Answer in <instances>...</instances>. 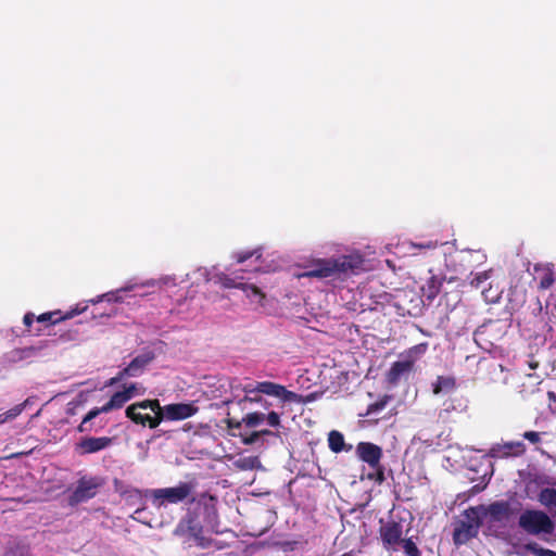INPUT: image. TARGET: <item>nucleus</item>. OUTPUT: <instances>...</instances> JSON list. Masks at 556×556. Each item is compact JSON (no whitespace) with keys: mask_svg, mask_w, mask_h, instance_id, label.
Segmentation results:
<instances>
[{"mask_svg":"<svg viewBox=\"0 0 556 556\" xmlns=\"http://www.w3.org/2000/svg\"><path fill=\"white\" fill-rule=\"evenodd\" d=\"M522 437L531 442L532 444H536L541 441V435L539 432L535 431H526Z\"/></svg>","mask_w":556,"mask_h":556,"instance_id":"37998d69","label":"nucleus"},{"mask_svg":"<svg viewBox=\"0 0 556 556\" xmlns=\"http://www.w3.org/2000/svg\"><path fill=\"white\" fill-rule=\"evenodd\" d=\"M450 408L455 409V406H453V405H451V406H450V405H448V406H447V408H446V410H447V409H450Z\"/></svg>","mask_w":556,"mask_h":556,"instance_id":"bf43d9fd","label":"nucleus"},{"mask_svg":"<svg viewBox=\"0 0 556 556\" xmlns=\"http://www.w3.org/2000/svg\"><path fill=\"white\" fill-rule=\"evenodd\" d=\"M527 549L535 554L536 556H556L555 551L540 547L536 543L527 544Z\"/></svg>","mask_w":556,"mask_h":556,"instance_id":"4c0bfd02","label":"nucleus"},{"mask_svg":"<svg viewBox=\"0 0 556 556\" xmlns=\"http://www.w3.org/2000/svg\"><path fill=\"white\" fill-rule=\"evenodd\" d=\"M328 446L333 453H340L345 450V441L343 434L337 430L330 431L328 434ZM350 448L351 446H349L346 451Z\"/></svg>","mask_w":556,"mask_h":556,"instance_id":"b1692460","label":"nucleus"},{"mask_svg":"<svg viewBox=\"0 0 556 556\" xmlns=\"http://www.w3.org/2000/svg\"><path fill=\"white\" fill-rule=\"evenodd\" d=\"M242 391L245 393V395H251L253 393H256L255 383H248L242 387Z\"/></svg>","mask_w":556,"mask_h":556,"instance_id":"de8ad7c7","label":"nucleus"},{"mask_svg":"<svg viewBox=\"0 0 556 556\" xmlns=\"http://www.w3.org/2000/svg\"><path fill=\"white\" fill-rule=\"evenodd\" d=\"M34 332H36L37 334H39V333H40V329H36V330H34Z\"/></svg>","mask_w":556,"mask_h":556,"instance_id":"052dcab7","label":"nucleus"},{"mask_svg":"<svg viewBox=\"0 0 556 556\" xmlns=\"http://www.w3.org/2000/svg\"><path fill=\"white\" fill-rule=\"evenodd\" d=\"M174 534L181 539L188 546H199L206 548L211 545V540L204 536V530L197 514L188 511L177 523Z\"/></svg>","mask_w":556,"mask_h":556,"instance_id":"7ed1b4c3","label":"nucleus"},{"mask_svg":"<svg viewBox=\"0 0 556 556\" xmlns=\"http://www.w3.org/2000/svg\"><path fill=\"white\" fill-rule=\"evenodd\" d=\"M410 245L413 248L431 250V249H435L438 247V242L429 240V241L420 242V243L412 242Z\"/></svg>","mask_w":556,"mask_h":556,"instance_id":"c03bdc74","label":"nucleus"},{"mask_svg":"<svg viewBox=\"0 0 556 556\" xmlns=\"http://www.w3.org/2000/svg\"><path fill=\"white\" fill-rule=\"evenodd\" d=\"M357 457L369 467H378L383 455L382 448L371 442H359L356 445Z\"/></svg>","mask_w":556,"mask_h":556,"instance_id":"4468645a","label":"nucleus"},{"mask_svg":"<svg viewBox=\"0 0 556 556\" xmlns=\"http://www.w3.org/2000/svg\"><path fill=\"white\" fill-rule=\"evenodd\" d=\"M40 348L26 346L23 349H15L10 353V361L20 362L29 357L35 356L39 352Z\"/></svg>","mask_w":556,"mask_h":556,"instance_id":"393cba45","label":"nucleus"},{"mask_svg":"<svg viewBox=\"0 0 556 556\" xmlns=\"http://www.w3.org/2000/svg\"><path fill=\"white\" fill-rule=\"evenodd\" d=\"M108 301V302H118L121 299L116 295L114 292H109L102 295H99L97 299L90 300L91 303L96 304L101 301Z\"/></svg>","mask_w":556,"mask_h":556,"instance_id":"a19ab883","label":"nucleus"},{"mask_svg":"<svg viewBox=\"0 0 556 556\" xmlns=\"http://www.w3.org/2000/svg\"><path fill=\"white\" fill-rule=\"evenodd\" d=\"M87 309V305L77 304L75 308L66 312L65 314H61L60 311L48 312L39 315L37 317L38 323H49L50 325H55L62 320L71 319Z\"/></svg>","mask_w":556,"mask_h":556,"instance_id":"6ab92c4d","label":"nucleus"},{"mask_svg":"<svg viewBox=\"0 0 556 556\" xmlns=\"http://www.w3.org/2000/svg\"><path fill=\"white\" fill-rule=\"evenodd\" d=\"M534 280L538 281L540 290L549 289L556 281V271L553 264L534 266Z\"/></svg>","mask_w":556,"mask_h":556,"instance_id":"a211bd4d","label":"nucleus"},{"mask_svg":"<svg viewBox=\"0 0 556 556\" xmlns=\"http://www.w3.org/2000/svg\"><path fill=\"white\" fill-rule=\"evenodd\" d=\"M518 526L527 534L547 539L555 531V523L551 517L540 509H525L518 519Z\"/></svg>","mask_w":556,"mask_h":556,"instance_id":"20e7f679","label":"nucleus"},{"mask_svg":"<svg viewBox=\"0 0 556 556\" xmlns=\"http://www.w3.org/2000/svg\"><path fill=\"white\" fill-rule=\"evenodd\" d=\"M239 468L243 470H252L261 466V462L257 456H248L238 460Z\"/></svg>","mask_w":556,"mask_h":556,"instance_id":"2f4dec72","label":"nucleus"},{"mask_svg":"<svg viewBox=\"0 0 556 556\" xmlns=\"http://www.w3.org/2000/svg\"><path fill=\"white\" fill-rule=\"evenodd\" d=\"M128 401L130 400L126 393L123 391L115 392L104 405L101 407H93L85 415L81 422L77 427L78 432H90L92 429L89 422L92 419H94L100 414L122 408Z\"/></svg>","mask_w":556,"mask_h":556,"instance_id":"0eeeda50","label":"nucleus"},{"mask_svg":"<svg viewBox=\"0 0 556 556\" xmlns=\"http://www.w3.org/2000/svg\"><path fill=\"white\" fill-rule=\"evenodd\" d=\"M3 556H31V555L29 553L28 547L21 545V544H15L13 546L8 547L4 551Z\"/></svg>","mask_w":556,"mask_h":556,"instance_id":"72a5a7b5","label":"nucleus"},{"mask_svg":"<svg viewBox=\"0 0 556 556\" xmlns=\"http://www.w3.org/2000/svg\"><path fill=\"white\" fill-rule=\"evenodd\" d=\"M457 387L455 377L453 376H438L435 381L432 382V393L439 395L441 393H450Z\"/></svg>","mask_w":556,"mask_h":556,"instance_id":"412c9836","label":"nucleus"},{"mask_svg":"<svg viewBox=\"0 0 556 556\" xmlns=\"http://www.w3.org/2000/svg\"><path fill=\"white\" fill-rule=\"evenodd\" d=\"M267 422L271 427H278L280 425V416L276 412H269L267 416H265Z\"/></svg>","mask_w":556,"mask_h":556,"instance_id":"79ce46f5","label":"nucleus"},{"mask_svg":"<svg viewBox=\"0 0 556 556\" xmlns=\"http://www.w3.org/2000/svg\"><path fill=\"white\" fill-rule=\"evenodd\" d=\"M363 260L359 256L342 255L338 258H315L303 265L305 269L299 274V278H329L340 274L354 273L362 267Z\"/></svg>","mask_w":556,"mask_h":556,"instance_id":"f03ea898","label":"nucleus"},{"mask_svg":"<svg viewBox=\"0 0 556 556\" xmlns=\"http://www.w3.org/2000/svg\"><path fill=\"white\" fill-rule=\"evenodd\" d=\"M484 300L489 303H495L500 299V291L497 288L493 289L492 282L490 281L483 291L481 292Z\"/></svg>","mask_w":556,"mask_h":556,"instance_id":"473e14b6","label":"nucleus"},{"mask_svg":"<svg viewBox=\"0 0 556 556\" xmlns=\"http://www.w3.org/2000/svg\"><path fill=\"white\" fill-rule=\"evenodd\" d=\"M102 485V482L97 477H81L77 481L76 489L68 497L70 505H77L87 502L97 494V490Z\"/></svg>","mask_w":556,"mask_h":556,"instance_id":"1a4fd4ad","label":"nucleus"},{"mask_svg":"<svg viewBox=\"0 0 556 556\" xmlns=\"http://www.w3.org/2000/svg\"><path fill=\"white\" fill-rule=\"evenodd\" d=\"M372 469L371 472L368 473V479L377 482L378 484H381L386 481L384 476V467L381 463H379L378 467H370Z\"/></svg>","mask_w":556,"mask_h":556,"instance_id":"f704fd0d","label":"nucleus"},{"mask_svg":"<svg viewBox=\"0 0 556 556\" xmlns=\"http://www.w3.org/2000/svg\"><path fill=\"white\" fill-rule=\"evenodd\" d=\"M226 386H229L230 388H233L232 381L230 380H219V387L225 388Z\"/></svg>","mask_w":556,"mask_h":556,"instance_id":"3c124183","label":"nucleus"},{"mask_svg":"<svg viewBox=\"0 0 556 556\" xmlns=\"http://www.w3.org/2000/svg\"><path fill=\"white\" fill-rule=\"evenodd\" d=\"M428 350V343H419L412 348H409L405 353L404 357L406 361H412L413 366H415V363L417 359H419Z\"/></svg>","mask_w":556,"mask_h":556,"instance_id":"a878e982","label":"nucleus"},{"mask_svg":"<svg viewBox=\"0 0 556 556\" xmlns=\"http://www.w3.org/2000/svg\"><path fill=\"white\" fill-rule=\"evenodd\" d=\"M154 357L155 355L151 351L136 356L125 368L119 370L116 376L112 377L106 386L117 384L127 377L140 376Z\"/></svg>","mask_w":556,"mask_h":556,"instance_id":"6e6552de","label":"nucleus"},{"mask_svg":"<svg viewBox=\"0 0 556 556\" xmlns=\"http://www.w3.org/2000/svg\"><path fill=\"white\" fill-rule=\"evenodd\" d=\"M25 405H26V402L17 404L14 407H12L11 409H9L8 412L0 414V425L8 420H12V419L16 418L18 415H21L25 408Z\"/></svg>","mask_w":556,"mask_h":556,"instance_id":"7c9ffc66","label":"nucleus"},{"mask_svg":"<svg viewBox=\"0 0 556 556\" xmlns=\"http://www.w3.org/2000/svg\"><path fill=\"white\" fill-rule=\"evenodd\" d=\"M113 441L110 437H85L76 444V451L80 455L98 453L110 447Z\"/></svg>","mask_w":556,"mask_h":556,"instance_id":"ddd939ff","label":"nucleus"},{"mask_svg":"<svg viewBox=\"0 0 556 556\" xmlns=\"http://www.w3.org/2000/svg\"><path fill=\"white\" fill-rule=\"evenodd\" d=\"M431 275L427 279L426 283L421 287L424 296L429 301H433L440 293L445 277L443 275H434L432 270L429 271Z\"/></svg>","mask_w":556,"mask_h":556,"instance_id":"aec40b11","label":"nucleus"},{"mask_svg":"<svg viewBox=\"0 0 556 556\" xmlns=\"http://www.w3.org/2000/svg\"><path fill=\"white\" fill-rule=\"evenodd\" d=\"M491 274H492L491 269L484 270L481 273H476V274L471 273L468 276L470 287L475 288V289H480L482 292L483 288H485L488 286V283L490 282Z\"/></svg>","mask_w":556,"mask_h":556,"instance_id":"5701e85b","label":"nucleus"},{"mask_svg":"<svg viewBox=\"0 0 556 556\" xmlns=\"http://www.w3.org/2000/svg\"><path fill=\"white\" fill-rule=\"evenodd\" d=\"M141 511H142V509H137V510L135 511V514H136V515H139Z\"/></svg>","mask_w":556,"mask_h":556,"instance_id":"13d9d810","label":"nucleus"},{"mask_svg":"<svg viewBox=\"0 0 556 556\" xmlns=\"http://www.w3.org/2000/svg\"><path fill=\"white\" fill-rule=\"evenodd\" d=\"M212 279L214 280L215 283L219 285L225 289H241V287L243 286V282L237 281V279H242V277L236 276L235 278H232L225 273H216L213 275Z\"/></svg>","mask_w":556,"mask_h":556,"instance_id":"4be33fe9","label":"nucleus"},{"mask_svg":"<svg viewBox=\"0 0 556 556\" xmlns=\"http://www.w3.org/2000/svg\"><path fill=\"white\" fill-rule=\"evenodd\" d=\"M414 370L413 362L402 361L394 362L386 374V381L391 386H397L400 380L409 375Z\"/></svg>","mask_w":556,"mask_h":556,"instance_id":"dca6fc26","label":"nucleus"},{"mask_svg":"<svg viewBox=\"0 0 556 556\" xmlns=\"http://www.w3.org/2000/svg\"><path fill=\"white\" fill-rule=\"evenodd\" d=\"M123 392L128 395L129 400H131L137 393V383H130L129 386L124 387Z\"/></svg>","mask_w":556,"mask_h":556,"instance_id":"a18cd8bd","label":"nucleus"},{"mask_svg":"<svg viewBox=\"0 0 556 556\" xmlns=\"http://www.w3.org/2000/svg\"><path fill=\"white\" fill-rule=\"evenodd\" d=\"M503 366L490 358H481L478 362V374L480 379L486 382H495L503 374Z\"/></svg>","mask_w":556,"mask_h":556,"instance_id":"f3484780","label":"nucleus"},{"mask_svg":"<svg viewBox=\"0 0 556 556\" xmlns=\"http://www.w3.org/2000/svg\"><path fill=\"white\" fill-rule=\"evenodd\" d=\"M261 256H262V253H261L260 249L239 252L235 255L238 264L244 263L245 261H248L251 257H255L256 260H258V258H261Z\"/></svg>","mask_w":556,"mask_h":556,"instance_id":"c9c22d12","label":"nucleus"},{"mask_svg":"<svg viewBox=\"0 0 556 556\" xmlns=\"http://www.w3.org/2000/svg\"><path fill=\"white\" fill-rule=\"evenodd\" d=\"M547 395H548V399H549V400L556 401V393H555V392L549 391V392L547 393Z\"/></svg>","mask_w":556,"mask_h":556,"instance_id":"864d4df0","label":"nucleus"},{"mask_svg":"<svg viewBox=\"0 0 556 556\" xmlns=\"http://www.w3.org/2000/svg\"><path fill=\"white\" fill-rule=\"evenodd\" d=\"M341 556H355L354 551L345 552Z\"/></svg>","mask_w":556,"mask_h":556,"instance_id":"5fc2aeb1","label":"nucleus"},{"mask_svg":"<svg viewBox=\"0 0 556 556\" xmlns=\"http://www.w3.org/2000/svg\"><path fill=\"white\" fill-rule=\"evenodd\" d=\"M232 402H233V400H232V399H225V400L223 401V403H224L225 405H229V404H230V403H232Z\"/></svg>","mask_w":556,"mask_h":556,"instance_id":"6e6d98bb","label":"nucleus"},{"mask_svg":"<svg viewBox=\"0 0 556 556\" xmlns=\"http://www.w3.org/2000/svg\"><path fill=\"white\" fill-rule=\"evenodd\" d=\"M258 437H260V432L258 431H254V432L251 433V435L249 438H247L244 440V443L252 444V443H254L258 439Z\"/></svg>","mask_w":556,"mask_h":556,"instance_id":"09e8293b","label":"nucleus"},{"mask_svg":"<svg viewBox=\"0 0 556 556\" xmlns=\"http://www.w3.org/2000/svg\"><path fill=\"white\" fill-rule=\"evenodd\" d=\"M265 420V414L263 413H249L242 418V422L249 427L254 428L261 425Z\"/></svg>","mask_w":556,"mask_h":556,"instance_id":"c756f323","label":"nucleus"},{"mask_svg":"<svg viewBox=\"0 0 556 556\" xmlns=\"http://www.w3.org/2000/svg\"><path fill=\"white\" fill-rule=\"evenodd\" d=\"M464 516L466 520L458 521L453 531V542L457 546L476 538L483 523L480 507H469L464 511Z\"/></svg>","mask_w":556,"mask_h":556,"instance_id":"423d86ee","label":"nucleus"},{"mask_svg":"<svg viewBox=\"0 0 556 556\" xmlns=\"http://www.w3.org/2000/svg\"><path fill=\"white\" fill-rule=\"evenodd\" d=\"M242 424H243L242 420L241 421H238L236 419H229L228 420V427L229 428H237V429H239Z\"/></svg>","mask_w":556,"mask_h":556,"instance_id":"8fccbe9b","label":"nucleus"},{"mask_svg":"<svg viewBox=\"0 0 556 556\" xmlns=\"http://www.w3.org/2000/svg\"><path fill=\"white\" fill-rule=\"evenodd\" d=\"M379 534L387 551H396L395 545L403 541V527L400 522L391 520L380 527Z\"/></svg>","mask_w":556,"mask_h":556,"instance_id":"f8f14e48","label":"nucleus"},{"mask_svg":"<svg viewBox=\"0 0 556 556\" xmlns=\"http://www.w3.org/2000/svg\"><path fill=\"white\" fill-rule=\"evenodd\" d=\"M199 412V407L193 402L190 403H173L161 406L162 421H177L192 417Z\"/></svg>","mask_w":556,"mask_h":556,"instance_id":"9b49d317","label":"nucleus"},{"mask_svg":"<svg viewBox=\"0 0 556 556\" xmlns=\"http://www.w3.org/2000/svg\"><path fill=\"white\" fill-rule=\"evenodd\" d=\"M539 502L546 507H556V489H542L538 496Z\"/></svg>","mask_w":556,"mask_h":556,"instance_id":"bb28decb","label":"nucleus"},{"mask_svg":"<svg viewBox=\"0 0 556 556\" xmlns=\"http://www.w3.org/2000/svg\"><path fill=\"white\" fill-rule=\"evenodd\" d=\"M528 364L531 369H535L539 366V362H535L533 359H531Z\"/></svg>","mask_w":556,"mask_h":556,"instance_id":"603ef678","label":"nucleus"},{"mask_svg":"<svg viewBox=\"0 0 556 556\" xmlns=\"http://www.w3.org/2000/svg\"><path fill=\"white\" fill-rule=\"evenodd\" d=\"M261 434H271V431H269V430H262V431H260V435Z\"/></svg>","mask_w":556,"mask_h":556,"instance_id":"4d7b16f0","label":"nucleus"},{"mask_svg":"<svg viewBox=\"0 0 556 556\" xmlns=\"http://www.w3.org/2000/svg\"><path fill=\"white\" fill-rule=\"evenodd\" d=\"M241 290L244 291V293L247 294V296L249 299H251L252 301H254L256 303H262L263 299L265 298V294L255 285L243 283V286L241 287Z\"/></svg>","mask_w":556,"mask_h":556,"instance_id":"c85d7f7f","label":"nucleus"},{"mask_svg":"<svg viewBox=\"0 0 556 556\" xmlns=\"http://www.w3.org/2000/svg\"><path fill=\"white\" fill-rule=\"evenodd\" d=\"M195 481L180 482L176 486L154 489L150 491L152 503L155 507H162L167 504H179L188 502L190 504L198 502L204 505L205 509H215L216 497L208 493H202L195 498L192 493L195 489Z\"/></svg>","mask_w":556,"mask_h":556,"instance_id":"f257e3e1","label":"nucleus"},{"mask_svg":"<svg viewBox=\"0 0 556 556\" xmlns=\"http://www.w3.org/2000/svg\"><path fill=\"white\" fill-rule=\"evenodd\" d=\"M35 315L33 313H27L24 315L23 323L28 328V331L30 332V327L34 323Z\"/></svg>","mask_w":556,"mask_h":556,"instance_id":"49530a36","label":"nucleus"},{"mask_svg":"<svg viewBox=\"0 0 556 556\" xmlns=\"http://www.w3.org/2000/svg\"><path fill=\"white\" fill-rule=\"evenodd\" d=\"M478 507L481 508V519L489 515L491 520L494 522H501L508 519L511 515L510 504L507 501H496L491 503L488 507L483 505H479Z\"/></svg>","mask_w":556,"mask_h":556,"instance_id":"2eb2a0df","label":"nucleus"},{"mask_svg":"<svg viewBox=\"0 0 556 556\" xmlns=\"http://www.w3.org/2000/svg\"><path fill=\"white\" fill-rule=\"evenodd\" d=\"M261 394L262 393H253L251 395H244L241 400H239V404L244 402L258 403L263 405L265 408H268L270 404L266 400H264L261 396Z\"/></svg>","mask_w":556,"mask_h":556,"instance_id":"ea45409f","label":"nucleus"},{"mask_svg":"<svg viewBox=\"0 0 556 556\" xmlns=\"http://www.w3.org/2000/svg\"><path fill=\"white\" fill-rule=\"evenodd\" d=\"M514 446H521V443H506L504 445H495L491 447L489 456L493 458L509 456L511 455Z\"/></svg>","mask_w":556,"mask_h":556,"instance_id":"cd10ccee","label":"nucleus"},{"mask_svg":"<svg viewBox=\"0 0 556 556\" xmlns=\"http://www.w3.org/2000/svg\"><path fill=\"white\" fill-rule=\"evenodd\" d=\"M256 393L266 394L280 399L285 403H300L302 396L295 392L289 391L282 384L271 381H261L255 383Z\"/></svg>","mask_w":556,"mask_h":556,"instance_id":"9d476101","label":"nucleus"},{"mask_svg":"<svg viewBox=\"0 0 556 556\" xmlns=\"http://www.w3.org/2000/svg\"><path fill=\"white\" fill-rule=\"evenodd\" d=\"M401 543L403 544L404 552L407 556H421L419 548L412 539H403Z\"/></svg>","mask_w":556,"mask_h":556,"instance_id":"e433bc0d","label":"nucleus"},{"mask_svg":"<svg viewBox=\"0 0 556 556\" xmlns=\"http://www.w3.org/2000/svg\"><path fill=\"white\" fill-rule=\"evenodd\" d=\"M390 400V396L388 395H384L382 399H380L379 401L370 404L368 407H367V413L366 415L369 416V415H372L375 413H378L380 410H382L387 403L389 402Z\"/></svg>","mask_w":556,"mask_h":556,"instance_id":"58836bf2","label":"nucleus"},{"mask_svg":"<svg viewBox=\"0 0 556 556\" xmlns=\"http://www.w3.org/2000/svg\"><path fill=\"white\" fill-rule=\"evenodd\" d=\"M160 410L161 403L157 399L143 400L129 405L125 410V415L136 425L155 429L162 422Z\"/></svg>","mask_w":556,"mask_h":556,"instance_id":"39448f33","label":"nucleus"}]
</instances>
